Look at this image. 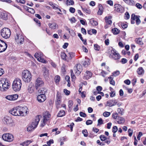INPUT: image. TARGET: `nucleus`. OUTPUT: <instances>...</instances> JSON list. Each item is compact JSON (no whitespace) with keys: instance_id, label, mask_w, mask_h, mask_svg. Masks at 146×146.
<instances>
[{"instance_id":"45","label":"nucleus","mask_w":146,"mask_h":146,"mask_svg":"<svg viewBox=\"0 0 146 146\" xmlns=\"http://www.w3.org/2000/svg\"><path fill=\"white\" fill-rule=\"evenodd\" d=\"M100 137L101 140L102 141H105L107 139V138L104 135H100Z\"/></svg>"},{"instance_id":"42","label":"nucleus","mask_w":146,"mask_h":146,"mask_svg":"<svg viewBox=\"0 0 146 146\" xmlns=\"http://www.w3.org/2000/svg\"><path fill=\"white\" fill-rule=\"evenodd\" d=\"M112 32L114 35H117L119 33V31L117 28H115L112 29Z\"/></svg>"},{"instance_id":"23","label":"nucleus","mask_w":146,"mask_h":146,"mask_svg":"<svg viewBox=\"0 0 146 146\" xmlns=\"http://www.w3.org/2000/svg\"><path fill=\"white\" fill-rule=\"evenodd\" d=\"M75 56V53L72 52H68L67 55V61L69 62Z\"/></svg>"},{"instance_id":"17","label":"nucleus","mask_w":146,"mask_h":146,"mask_svg":"<svg viewBox=\"0 0 146 146\" xmlns=\"http://www.w3.org/2000/svg\"><path fill=\"white\" fill-rule=\"evenodd\" d=\"M35 87L33 84L31 83L29 84L27 88V91L30 94L33 93Z\"/></svg>"},{"instance_id":"5","label":"nucleus","mask_w":146,"mask_h":146,"mask_svg":"<svg viewBox=\"0 0 146 146\" xmlns=\"http://www.w3.org/2000/svg\"><path fill=\"white\" fill-rule=\"evenodd\" d=\"M1 34L3 37L5 38H8L11 35L10 31L8 28H3L1 31Z\"/></svg>"},{"instance_id":"8","label":"nucleus","mask_w":146,"mask_h":146,"mask_svg":"<svg viewBox=\"0 0 146 146\" xmlns=\"http://www.w3.org/2000/svg\"><path fill=\"white\" fill-rule=\"evenodd\" d=\"M20 109V106H18L10 110L9 112L13 115L21 116Z\"/></svg>"},{"instance_id":"27","label":"nucleus","mask_w":146,"mask_h":146,"mask_svg":"<svg viewBox=\"0 0 146 146\" xmlns=\"http://www.w3.org/2000/svg\"><path fill=\"white\" fill-rule=\"evenodd\" d=\"M117 120V122L119 124L123 123L125 121V119L124 118L119 116L118 117Z\"/></svg>"},{"instance_id":"60","label":"nucleus","mask_w":146,"mask_h":146,"mask_svg":"<svg viewBox=\"0 0 146 146\" xmlns=\"http://www.w3.org/2000/svg\"><path fill=\"white\" fill-rule=\"evenodd\" d=\"M135 6L137 7V8L140 9H141L142 8V5L138 3H137L136 4Z\"/></svg>"},{"instance_id":"22","label":"nucleus","mask_w":146,"mask_h":146,"mask_svg":"<svg viewBox=\"0 0 146 146\" xmlns=\"http://www.w3.org/2000/svg\"><path fill=\"white\" fill-rule=\"evenodd\" d=\"M61 98L60 95L58 93V92L57 93L55 101L56 104V105H59L60 104L61 102Z\"/></svg>"},{"instance_id":"12","label":"nucleus","mask_w":146,"mask_h":146,"mask_svg":"<svg viewBox=\"0 0 146 146\" xmlns=\"http://www.w3.org/2000/svg\"><path fill=\"white\" fill-rule=\"evenodd\" d=\"M82 70V67L80 64H78L74 68V72L77 74H80Z\"/></svg>"},{"instance_id":"28","label":"nucleus","mask_w":146,"mask_h":146,"mask_svg":"<svg viewBox=\"0 0 146 146\" xmlns=\"http://www.w3.org/2000/svg\"><path fill=\"white\" fill-rule=\"evenodd\" d=\"M99 10L98 12V14L99 15H101L103 12V8L101 4L99 5Z\"/></svg>"},{"instance_id":"63","label":"nucleus","mask_w":146,"mask_h":146,"mask_svg":"<svg viewBox=\"0 0 146 146\" xmlns=\"http://www.w3.org/2000/svg\"><path fill=\"white\" fill-rule=\"evenodd\" d=\"M92 123V121L91 120H88L86 122V124L87 125L91 124Z\"/></svg>"},{"instance_id":"7","label":"nucleus","mask_w":146,"mask_h":146,"mask_svg":"<svg viewBox=\"0 0 146 146\" xmlns=\"http://www.w3.org/2000/svg\"><path fill=\"white\" fill-rule=\"evenodd\" d=\"M110 54V57L115 60L119 59L120 56L119 54L117 53L115 50L114 48H112L111 51L109 52Z\"/></svg>"},{"instance_id":"43","label":"nucleus","mask_w":146,"mask_h":146,"mask_svg":"<svg viewBox=\"0 0 146 146\" xmlns=\"http://www.w3.org/2000/svg\"><path fill=\"white\" fill-rule=\"evenodd\" d=\"M106 106L109 107H112L113 106L112 101L111 100H109L106 103Z\"/></svg>"},{"instance_id":"26","label":"nucleus","mask_w":146,"mask_h":146,"mask_svg":"<svg viewBox=\"0 0 146 146\" xmlns=\"http://www.w3.org/2000/svg\"><path fill=\"white\" fill-rule=\"evenodd\" d=\"M111 18L112 17L111 16L106 17H105V20L107 24L109 25L111 24L112 23V21L111 20Z\"/></svg>"},{"instance_id":"24","label":"nucleus","mask_w":146,"mask_h":146,"mask_svg":"<svg viewBox=\"0 0 146 146\" xmlns=\"http://www.w3.org/2000/svg\"><path fill=\"white\" fill-rule=\"evenodd\" d=\"M48 26L50 28L52 29H55L58 28V25L55 23H49L48 24Z\"/></svg>"},{"instance_id":"48","label":"nucleus","mask_w":146,"mask_h":146,"mask_svg":"<svg viewBox=\"0 0 146 146\" xmlns=\"http://www.w3.org/2000/svg\"><path fill=\"white\" fill-rule=\"evenodd\" d=\"M28 12L31 13H35V11L34 9L32 8L29 7L27 11Z\"/></svg>"},{"instance_id":"21","label":"nucleus","mask_w":146,"mask_h":146,"mask_svg":"<svg viewBox=\"0 0 146 146\" xmlns=\"http://www.w3.org/2000/svg\"><path fill=\"white\" fill-rule=\"evenodd\" d=\"M8 15L6 12H0V18L4 20H7V19Z\"/></svg>"},{"instance_id":"35","label":"nucleus","mask_w":146,"mask_h":146,"mask_svg":"<svg viewBox=\"0 0 146 146\" xmlns=\"http://www.w3.org/2000/svg\"><path fill=\"white\" fill-rule=\"evenodd\" d=\"M31 143V141L27 140L26 141H25L23 143H21L20 145H22L23 146H27Z\"/></svg>"},{"instance_id":"58","label":"nucleus","mask_w":146,"mask_h":146,"mask_svg":"<svg viewBox=\"0 0 146 146\" xmlns=\"http://www.w3.org/2000/svg\"><path fill=\"white\" fill-rule=\"evenodd\" d=\"M74 125V123H72L69 125H67V126L70 127V128L71 131H72L73 130V127Z\"/></svg>"},{"instance_id":"62","label":"nucleus","mask_w":146,"mask_h":146,"mask_svg":"<svg viewBox=\"0 0 146 146\" xmlns=\"http://www.w3.org/2000/svg\"><path fill=\"white\" fill-rule=\"evenodd\" d=\"M54 143V141L52 139H50L49 141L47 142V144L48 145L50 146L51 143Z\"/></svg>"},{"instance_id":"39","label":"nucleus","mask_w":146,"mask_h":146,"mask_svg":"<svg viewBox=\"0 0 146 146\" xmlns=\"http://www.w3.org/2000/svg\"><path fill=\"white\" fill-rule=\"evenodd\" d=\"M90 64L89 60L88 59L84 61L82 63L83 65L85 67H87Z\"/></svg>"},{"instance_id":"38","label":"nucleus","mask_w":146,"mask_h":146,"mask_svg":"<svg viewBox=\"0 0 146 146\" xmlns=\"http://www.w3.org/2000/svg\"><path fill=\"white\" fill-rule=\"evenodd\" d=\"M47 91V90L46 89L40 88L38 90V92L41 94H44L46 93Z\"/></svg>"},{"instance_id":"18","label":"nucleus","mask_w":146,"mask_h":146,"mask_svg":"<svg viewBox=\"0 0 146 146\" xmlns=\"http://www.w3.org/2000/svg\"><path fill=\"white\" fill-rule=\"evenodd\" d=\"M114 10L118 12L121 13L123 12V7L121 5L116 4L114 5Z\"/></svg>"},{"instance_id":"40","label":"nucleus","mask_w":146,"mask_h":146,"mask_svg":"<svg viewBox=\"0 0 146 146\" xmlns=\"http://www.w3.org/2000/svg\"><path fill=\"white\" fill-rule=\"evenodd\" d=\"M124 110L123 108H118L117 109V111L118 113L120 114L121 115H123L124 113Z\"/></svg>"},{"instance_id":"20","label":"nucleus","mask_w":146,"mask_h":146,"mask_svg":"<svg viewBox=\"0 0 146 146\" xmlns=\"http://www.w3.org/2000/svg\"><path fill=\"white\" fill-rule=\"evenodd\" d=\"M18 96L17 94L9 95L6 97V98L10 100H15L17 99Z\"/></svg>"},{"instance_id":"49","label":"nucleus","mask_w":146,"mask_h":146,"mask_svg":"<svg viewBox=\"0 0 146 146\" xmlns=\"http://www.w3.org/2000/svg\"><path fill=\"white\" fill-rule=\"evenodd\" d=\"M34 56L36 58H37V60H38L41 57L40 54L38 53H35Z\"/></svg>"},{"instance_id":"46","label":"nucleus","mask_w":146,"mask_h":146,"mask_svg":"<svg viewBox=\"0 0 146 146\" xmlns=\"http://www.w3.org/2000/svg\"><path fill=\"white\" fill-rule=\"evenodd\" d=\"M82 132L84 134V135L85 137H87L88 135V133L86 129H84L82 131Z\"/></svg>"},{"instance_id":"57","label":"nucleus","mask_w":146,"mask_h":146,"mask_svg":"<svg viewBox=\"0 0 146 146\" xmlns=\"http://www.w3.org/2000/svg\"><path fill=\"white\" fill-rule=\"evenodd\" d=\"M110 114V112L106 111L103 113V115L105 117H108L109 116Z\"/></svg>"},{"instance_id":"54","label":"nucleus","mask_w":146,"mask_h":146,"mask_svg":"<svg viewBox=\"0 0 146 146\" xmlns=\"http://www.w3.org/2000/svg\"><path fill=\"white\" fill-rule=\"evenodd\" d=\"M82 10L84 12L88 13H90V10L88 9H87L86 8H83L82 7Z\"/></svg>"},{"instance_id":"14","label":"nucleus","mask_w":146,"mask_h":146,"mask_svg":"<svg viewBox=\"0 0 146 146\" xmlns=\"http://www.w3.org/2000/svg\"><path fill=\"white\" fill-rule=\"evenodd\" d=\"M41 117V116L40 115H38L36 117L35 120L31 124L33 127L35 128L36 127Z\"/></svg>"},{"instance_id":"41","label":"nucleus","mask_w":146,"mask_h":146,"mask_svg":"<svg viewBox=\"0 0 146 146\" xmlns=\"http://www.w3.org/2000/svg\"><path fill=\"white\" fill-rule=\"evenodd\" d=\"M67 55L64 52H62L61 53V58L64 60H66Z\"/></svg>"},{"instance_id":"59","label":"nucleus","mask_w":146,"mask_h":146,"mask_svg":"<svg viewBox=\"0 0 146 146\" xmlns=\"http://www.w3.org/2000/svg\"><path fill=\"white\" fill-rule=\"evenodd\" d=\"M117 131V128L116 126H114L113 127L112 131L113 133H115Z\"/></svg>"},{"instance_id":"44","label":"nucleus","mask_w":146,"mask_h":146,"mask_svg":"<svg viewBox=\"0 0 146 146\" xmlns=\"http://www.w3.org/2000/svg\"><path fill=\"white\" fill-rule=\"evenodd\" d=\"M55 82L56 84H58L60 81V77L58 75L55 76L54 78Z\"/></svg>"},{"instance_id":"9","label":"nucleus","mask_w":146,"mask_h":146,"mask_svg":"<svg viewBox=\"0 0 146 146\" xmlns=\"http://www.w3.org/2000/svg\"><path fill=\"white\" fill-rule=\"evenodd\" d=\"M2 138L4 140L10 142L12 141L14 139L13 135L9 133L3 134L2 136Z\"/></svg>"},{"instance_id":"36","label":"nucleus","mask_w":146,"mask_h":146,"mask_svg":"<svg viewBox=\"0 0 146 146\" xmlns=\"http://www.w3.org/2000/svg\"><path fill=\"white\" fill-rule=\"evenodd\" d=\"M66 4L67 6L73 5L74 4V2L73 0H67Z\"/></svg>"},{"instance_id":"11","label":"nucleus","mask_w":146,"mask_h":146,"mask_svg":"<svg viewBox=\"0 0 146 146\" xmlns=\"http://www.w3.org/2000/svg\"><path fill=\"white\" fill-rule=\"evenodd\" d=\"M35 88L36 90L42 87L44 85V82L40 78H38L35 82Z\"/></svg>"},{"instance_id":"53","label":"nucleus","mask_w":146,"mask_h":146,"mask_svg":"<svg viewBox=\"0 0 146 146\" xmlns=\"http://www.w3.org/2000/svg\"><path fill=\"white\" fill-rule=\"evenodd\" d=\"M139 16L136 15L135 14H133L131 16V19L132 20H135L136 19V18L138 17Z\"/></svg>"},{"instance_id":"37","label":"nucleus","mask_w":146,"mask_h":146,"mask_svg":"<svg viewBox=\"0 0 146 146\" xmlns=\"http://www.w3.org/2000/svg\"><path fill=\"white\" fill-rule=\"evenodd\" d=\"M126 3L130 5H133L135 4V3L133 0H127L126 1Z\"/></svg>"},{"instance_id":"15","label":"nucleus","mask_w":146,"mask_h":146,"mask_svg":"<svg viewBox=\"0 0 146 146\" xmlns=\"http://www.w3.org/2000/svg\"><path fill=\"white\" fill-rule=\"evenodd\" d=\"M7 47V45L2 40L0 44V52H2L5 50Z\"/></svg>"},{"instance_id":"25","label":"nucleus","mask_w":146,"mask_h":146,"mask_svg":"<svg viewBox=\"0 0 146 146\" xmlns=\"http://www.w3.org/2000/svg\"><path fill=\"white\" fill-rule=\"evenodd\" d=\"M92 73L89 71H86V74H85L84 77L87 80L91 78L92 76Z\"/></svg>"},{"instance_id":"29","label":"nucleus","mask_w":146,"mask_h":146,"mask_svg":"<svg viewBox=\"0 0 146 146\" xmlns=\"http://www.w3.org/2000/svg\"><path fill=\"white\" fill-rule=\"evenodd\" d=\"M49 4L50 5L52 6L54 9L56 10L58 9V6L57 4L53 3L52 2H50Z\"/></svg>"},{"instance_id":"50","label":"nucleus","mask_w":146,"mask_h":146,"mask_svg":"<svg viewBox=\"0 0 146 146\" xmlns=\"http://www.w3.org/2000/svg\"><path fill=\"white\" fill-rule=\"evenodd\" d=\"M118 113H114L112 114V117L114 119H116L117 118H118Z\"/></svg>"},{"instance_id":"52","label":"nucleus","mask_w":146,"mask_h":146,"mask_svg":"<svg viewBox=\"0 0 146 146\" xmlns=\"http://www.w3.org/2000/svg\"><path fill=\"white\" fill-rule=\"evenodd\" d=\"M34 129L35 128L33 127L32 125H31L30 126L28 127L27 128V130L29 131H30L34 130Z\"/></svg>"},{"instance_id":"51","label":"nucleus","mask_w":146,"mask_h":146,"mask_svg":"<svg viewBox=\"0 0 146 146\" xmlns=\"http://www.w3.org/2000/svg\"><path fill=\"white\" fill-rule=\"evenodd\" d=\"M120 72L119 71H116L113 72L112 73L113 76H118Z\"/></svg>"},{"instance_id":"56","label":"nucleus","mask_w":146,"mask_h":146,"mask_svg":"<svg viewBox=\"0 0 146 146\" xmlns=\"http://www.w3.org/2000/svg\"><path fill=\"white\" fill-rule=\"evenodd\" d=\"M140 17L139 16H138V17L136 18V19L135 20L136 23L137 25H139L141 23V21L139 19V17Z\"/></svg>"},{"instance_id":"47","label":"nucleus","mask_w":146,"mask_h":146,"mask_svg":"<svg viewBox=\"0 0 146 146\" xmlns=\"http://www.w3.org/2000/svg\"><path fill=\"white\" fill-rule=\"evenodd\" d=\"M94 48L95 50L99 51L100 49V47L97 44H94Z\"/></svg>"},{"instance_id":"4","label":"nucleus","mask_w":146,"mask_h":146,"mask_svg":"<svg viewBox=\"0 0 146 146\" xmlns=\"http://www.w3.org/2000/svg\"><path fill=\"white\" fill-rule=\"evenodd\" d=\"M15 41L19 44H23L24 41V38L21 33H17L15 35Z\"/></svg>"},{"instance_id":"6","label":"nucleus","mask_w":146,"mask_h":146,"mask_svg":"<svg viewBox=\"0 0 146 146\" xmlns=\"http://www.w3.org/2000/svg\"><path fill=\"white\" fill-rule=\"evenodd\" d=\"M2 121L4 124L9 125L11 127L14 126L15 125L14 122L8 116L5 117L2 119Z\"/></svg>"},{"instance_id":"3","label":"nucleus","mask_w":146,"mask_h":146,"mask_svg":"<svg viewBox=\"0 0 146 146\" xmlns=\"http://www.w3.org/2000/svg\"><path fill=\"white\" fill-rule=\"evenodd\" d=\"M51 115L48 112H45L43 114L42 120L41 121L40 126L44 127L47 121H49L51 119Z\"/></svg>"},{"instance_id":"55","label":"nucleus","mask_w":146,"mask_h":146,"mask_svg":"<svg viewBox=\"0 0 146 146\" xmlns=\"http://www.w3.org/2000/svg\"><path fill=\"white\" fill-rule=\"evenodd\" d=\"M98 126L99 125H100L103 124V122L102 119L101 118H100L98 120Z\"/></svg>"},{"instance_id":"13","label":"nucleus","mask_w":146,"mask_h":146,"mask_svg":"<svg viewBox=\"0 0 146 146\" xmlns=\"http://www.w3.org/2000/svg\"><path fill=\"white\" fill-rule=\"evenodd\" d=\"M41 117V116L40 115H38L36 117L35 120L31 124L33 127L35 128L36 127Z\"/></svg>"},{"instance_id":"30","label":"nucleus","mask_w":146,"mask_h":146,"mask_svg":"<svg viewBox=\"0 0 146 146\" xmlns=\"http://www.w3.org/2000/svg\"><path fill=\"white\" fill-rule=\"evenodd\" d=\"M137 72L139 75H141L144 74V71L142 67H140L138 69Z\"/></svg>"},{"instance_id":"2","label":"nucleus","mask_w":146,"mask_h":146,"mask_svg":"<svg viewBox=\"0 0 146 146\" xmlns=\"http://www.w3.org/2000/svg\"><path fill=\"white\" fill-rule=\"evenodd\" d=\"M21 85L22 83L21 80L19 78H16L13 82L12 88L14 91H19L21 89Z\"/></svg>"},{"instance_id":"1","label":"nucleus","mask_w":146,"mask_h":146,"mask_svg":"<svg viewBox=\"0 0 146 146\" xmlns=\"http://www.w3.org/2000/svg\"><path fill=\"white\" fill-rule=\"evenodd\" d=\"M22 78L25 82H29L31 80L32 76L30 72L27 70H24L22 73Z\"/></svg>"},{"instance_id":"33","label":"nucleus","mask_w":146,"mask_h":146,"mask_svg":"<svg viewBox=\"0 0 146 146\" xmlns=\"http://www.w3.org/2000/svg\"><path fill=\"white\" fill-rule=\"evenodd\" d=\"M65 114V111L63 110H60L58 112L57 116L58 117H62Z\"/></svg>"},{"instance_id":"64","label":"nucleus","mask_w":146,"mask_h":146,"mask_svg":"<svg viewBox=\"0 0 146 146\" xmlns=\"http://www.w3.org/2000/svg\"><path fill=\"white\" fill-rule=\"evenodd\" d=\"M69 10L70 12L72 13H74L75 12V9L74 8L72 7L70 8Z\"/></svg>"},{"instance_id":"34","label":"nucleus","mask_w":146,"mask_h":146,"mask_svg":"<svg viewBox=\"0 0 146 146\" xmlns=\"http://www.w3.org/2000/svg\"><path fill=\"white\" fill-rule=\"evenodd\" d=\"M90 23L93 26H96L98 25V22L94 20L93 19H91L90 21Z\"/></svg>"},{"instance_id":"32","label":"nucleus","mask_w":146,"mask_h":146,"mask_svg":"<svg viewBox=\"0 0 146 146\" xmlns=\"http://www.w3.org/2000/svg\"><path fill=\"white\" fill-rule=\"evenodd\" d=\"M43 71L44 76H47L48 75L49 73L48 70L46 67L44 66L43 67Z\"/></svg>"},{"instance_id":"10","label":"nucleus","mask_w":146,"mask_h":146,"mask_svg":"<svg viewBox=\"0 0 146 146\" xmlns=\"http://www.w3.org/2000/svg\"><path fill=\"white\" fill-rule=\"evenodd\" d=\"M3 86V91L6 90L9 88L10 84L9 82L6 78H4L2 79Z\"/></svg>"},{"instance_id":"19","label":"nucleus","mask_w":146,"mask_h":146,"mask_svg":"<svg viewBox=\"0 0 146 146\" xmlns=\"http://www.w3.org/2000/svg\"><path fill=\"white\" fill-rule=\"evenodd\" d=\"M20 108L21 116H25L27 114L28 112L27 110H28L27 107L25 106L22 107L20 106Z\"/></svg>"},{"instance_id":"31","label":"nucleus","mask_w":146,"mask_h":146,"mask_svg":"<svg viewBox=\"0 0 146 146\" xmlns=\"http://www.w3.org/2000/svg\"><path fill=\"white\" fill-rule=\"evenodd\" d=\"M135 41L137 44L140 45H142L143 44L142 39L141 38H136L135 39Z\"/></svg>"},{"instance_id":"16","label":"nucleus","mask_w":146,"mask_h":146,"mask_svg":"<svg viewBox=\"0 0 146 146\" xmlns=\"http://www.w3.org/2000/svg\"><path fill=\"white\" fill-rule=\"evenodd\" d=\"M37 99L39 102H42L45 100L46 97L45 94H40L37 96Z\"/></svg>"},{"instance_id":"61","label":"nucleus","mask_w":146,"mask_h":146,"mask_svg":"<svg viewBox=\"0 0 146 146\" xmlns=\"http://www.w3.org/2000/svg\"><path fill=\"white\" fill-rule=\"evenodd\" d=\"M127 62V60L125 58H123L121 59V62L123 64L126 63Z\"/></svg>"}]
</instances>
